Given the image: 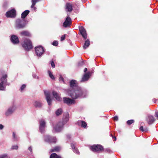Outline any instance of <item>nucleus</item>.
Segmentation results:
<instances>
[{
    "mask_svg": "<svg viewBox=\"0 0 158 158\" xmlns=\"http://www.w3.org/2000/svg\"><path fill=\"white\" fill-rule=\"evenodd\" d=\"M4 128V126L1 124H0V130H2Z\"/></svg>",
    "mask_w": 158,
    "mask_h": 158,
    "instance_id": "obj_49",
    "label": "nucleus"
},
{
    "mask_svg": "<svg viewBox=\"0 0 158 158\" xmlns=\"http://www.w3.org/2000/svg\"><path fill=\"white\" fill-rule=\"evenodd\" d=\"M16 106L15 105L13 104L12 106L9 107L6 112L5 115L6 116H9L13 114L15 109Z\"/></svg>",
    "mask_w": 158,
    "mask_h": 158,
    "instance_id": "obj_11",
    "label": "nucleus"
},
{
    "mask_svg": "<svg viewBox=\"0 0 158 158\" xmlns=\"http://www.w3.org/2000/svg\"><path fill=\"white\" fill-rule=\"evenodd\" d=\"M144 131L145 132H147L148 131V130L147 128H145L144 129Z\"/></svg>",
    "mask_w": 158,
    "mask_h": 158,
    "instance_id": "obj_51",
    "label": "nucleus"
},
{
    "mask_svg": "<svg viewBox=\"0 0 158 158\" xmlns=\"http://www.w3.org/2000/svg\"><path fill=\"white\" fill-rule=\"evenodd\" d=\"M84 64V63L83 61H79L78 63V66H81Z\"/></svg>",
    "mask_w": 158,
    "mask_h": 158,
    "instance_id": "obj_35",
    "label": "nucleus"
},
{
    "mask_svg": "<svg viewBox=\"0 0 158 158\" xmlns=\"http://www.w3.org/2000/svg\"><path fill=\"white\" fill-rule=\"evenodd\" d=\"M1 23V21H0V23Z\"/></svg>",
    "mask_w": 158,
    "mask_h": 158,
    "instance_id": "obj_57",
    "label": "nucleus"
},
{
    "mask_svg": "<svg viewBox=\"0 0 158 158\" xmlns=\"http://www.w3.org/2000/svg\"><path fill=\"white\" fill-rule=\"evenodd\" d=\"M6 85H10V83H7H7L5 84L6 86Z\"/></svg>",
    "mask_w": 158,
    "mask_h": 158,
    "instance_id": "obj_55",
    "label": "nucleus"
},
{
    "mask_svg": "<svg viewBox=\"0 0 158 158\" xmlns=\"http://www.w3.org/2000/svg\"><path fill=\"white\" fill-rule=\"evenodd\" d=\"M32 76L34 78L38 79L39 78V77L38 76H36V75L35 73H33L32 74Z\"/></svg>",
    "mask_w": 158,
    "mask_h": 158,
    "instance_id": "obj_44",
    "label": "nucleus"
},
{
    "mask_svg": "<svg viewBox=\"0 0 158 158\" xmlns=\"http://www.w3.org/2000/svg\"><path fill=\"white\" fill-rule=\"evenodd\" d=\"M28 150L31 152H32V148L31 146H30L28 148Z\"/></svg>",
    "mask_w": 158,
    "mask_h": 158,
    "instance_id": "obj_46",
    "label": "nucleus"
},
{
    "mask_svg": "<svg viewBox=\"0 0 158 158\" xmlns=\"http://www.w3.org/2000/svg\"><path fill=\"white\" fill-rule=\"evenodd\" d=\"M87 70V68H85L84 69V72L85 73Z\"/></svg>",
    "mask_w": 158,
    "mask_h": 158,
    "instance_id": "obj_53",
    "label": "nucleus"
},
{
    "mask_svg": "<svg viewBox=\"0 0 158 158\" xmlns=\"http://www.w3.org/2000/svg\"><path fill=\"white\" fill-rule=\"evenodd\" d=\"M35 52L38 57H41L45 52V49L40 45L35 48Z\"/></svg>",
    "mask_w": 158,
    "mask_h": 158,
    "instance_id": "obj_6",
    "label": "nucleus"
},
{
    "mask_svg": "<svg viewBox=\"0 0 158 158\" xmlns=\"http://www.w3.org/2000/svg\"><path fill=\"white\" fill-rule=\"evenodd\" d=\"M20 35L21 36H25L30 37L31 36V34L30 32L27 31H22L20 33Z\"/></svg>",
    "mask_w": 158,
    "mask_h": 158,
    "instance_id": "obj_21",
    "label": "nucleus"
},
{
    "mask_svg": "<svg viewBox=\"0 0 158 158\" xmlns=\"http://www.w3.org/2000/svg\"><path fill=\"white\" fill-rule=\"evenodd\" d=\"M90 45V42L89 39H87L85 41L83 48L84 49H86Z\"/></svg>",
    "mask_w": 158,
    "mask_h": 158,
    "instance_id": "obj_22",
    "label": "nucleus"
},
{
    "mask_svg": "<svg viewBox=\"0 0 158 158\" xmlns=\"http://www.w3.org/2000/svg\"><path fill=\"white\" fill-rule=\"evenodd\" d=\"M44 92L48 103L49 106H50L52 104V100L50 96V93L48 91L44 90Z\"/></svg>",
    "mask_w": 158,
    "mask_h": 158,
    "instance_id": "obj_15",
    "label": "nucleus"
},
{
    "mask_svg": "<svg viewBox=\"0 0 158 158\" xmlns=\"http://www.w3.org/2000/svg\"><path fill=\"white\" fill-rule=\"evenodd\" d=\"M44 141L48 143H55L56 139L55 137H52L48 135H46L44 136Z\"/></svg>",
    "mask_w": 158,
    "mask_h": 158,
    "instance_id": "obj_8",
    "label": "nucleus"
},
{
    "mask_svg": "<svg viewBox=\"0 0 158 158\" xmlns=\"http://www.w3.org/2000/svg\"><path fill=\"white\" fill-rule=\"evenodd\" d=\"M27 24L25 20L21 19H17L15 22V27L17 29H23L25 27Z\"/></svg>",
    "mask_w": 158,
    "mask_h": 158,
    "instance_id": "obj_3",
    "label": "nucleus"
},
{
    "mask_svg": "<svg viewBox=\"0 0 158 158\" xmlns=\"http://www.w3.org/2000/svg\"><path fill=\"white\" fill-rule=\"evenodd\" d=\"M71 99L69 98L64 97L63 98V102L64 103L66 104L69 106H70L75 103L74 99Z\"/></svg>",
    "mask_w": 158,
    "mask_h": 158,
    "instance_id": "obj_10",
    "label": "nucleus"
},
{
    "mask_svg": "<svg viewBox=\"0 0 158 158\" xmlns=\"http://www.w3.org/2000/svg\"><path fill=\"white\" fill-rule=\"evenodd\" d=\"M39 130L41 133H43L45 131V128L46 125V123L43 119H41L39 120Z\"/></svg>",
    "mask_w": 158,
    "mask_h": 158,
    "instance_id": "obj_9",
    "label": "nucleus"
},
{
    "mask_svg": "<svg viewBox=\"0 0 158 158\" xmlns=\"http://www.w3.org/2000/svg\"><path fill=\"white\" fill-rule=\"evenodd\" d=\"M10 39L11 42L14 44H17L19 42L18 37L16 35H11Z\"/></svg>",
    "mask_w": 158,
    "mask_h": 158,
    "instance_id": "obj_16",
    "label": "nucleus"
},
{
    "mask_svg": "<svg viewBox=\"0 0 158 158\" xmlns=\"http://www.w3.org/2000/svg\"><path fill=\"white\" fill-rule=\"evenodd\" d=\"M67 138L68 139H69L71 138L70 135H67Z\"/></svg>",
    "mask_w": 158,
    "mask_h": 158,
    "instance_id": "obj_52",
    "label": "nucleus"
},
{
    "mask_svg": "<svg viewBox=\"0 0 158 158\" xmlns=\"http://www.w3.org/2000/svg\"><path fill=\"white\" fill-rule=\"evenodd\" d=\"M71 146L73 152L76 153L77 154H79V152L78 151L77 148L75 147V144L74 143H71Z\"/></svg>",
    "mask_w": 158,
    "mask_h": 158,
    "instance_id": "obj_23",
    "label": "nucleus"
},
{
    "mask_svg": "<svg viewBox=\"0 0 158 158\" xmlns=\"http://www.w3.org/2000/svg\"><path fill=\"white\" fill-rule=\"evenodd\" d=\"M135 122V121L133 119H131L127 121V125H130L131 124Z\"/></svg>",
    "mask_w": 158,
    "mask_h": 158,
    "instance_id": "obj_31",
    "label": "nucleus"
},
{
    "mask_svg": "<svg viewBox=\"0 0 158 158\" xmlns=\"http://www.w3.org/2000/svg\"><path fill=\"white\" fill-rule=\"evenodd\" d=\"M90 74L91 73L89 72H88L87 73L84 74L82 77L81 80L80 81V82H83L87 81L90 77Z\"/></svg>",
    "mask_w": 158,
    "mask_h": 158,
    "instance_id": "obj_17",
    "label": "nucleus"
},
{
    "mask_svg": "<svg viewBox=\"0 0 158 158\" xmlns=\"http://www.w3.org/2000/svg\"><path fill=\"white\" fill-rule=\"evenodd\" d=\"M78 124L81 125V127H82L85 128L87 126L86 123L83 121H78Z\"/></svg>",
    "mask_w": 158,
    "mask_h": 158,
    "instance_id": "obj_26",
    "label": "nucleus"
},
{
    "mask_svg": "<svg viewBox=\"0 0 158 158\" xmlns=\"http://www.w3.org/2000/svg\"><path fill=\"white\" fill-rule=\"evenodd\" d=\"M18 147L17 145H13L11 147V149L12 150H17L18 149Z\"/></svg>",
    "mask_w": 158,
    "mask_h": 158,
    "instance_id": "obj_37",
    "label": "nucleus"
},
{
    "mask_svg": "<svg viewBox=\"0 0 158 158\" xmlns=\"http://www.w3.org/2000/svg\"><path fill=\"white\" fill-rule=\"evenodd\" d=\"M118 117L117 116H115L114 117V120L116 121H118Z\"/></svg>",
    "mask_w": 158,
    "mask_h": 158,
    "instance_id": "obj_45",
    "label": "nucleus"
},
{
    "mask_svg": "<svg viewBox=\"0 0 158 158\" xmlns=\"http://www.w3.org/2000/svg\"><path fill=\"white\" fill-rule=\"evenodd\" d=\"M155 116L158 119V111L155 112Z\"/></svg>",
    "mask_w": 158,
    "mask_h": 158,
    "instance_id": "obj_48",
    "label": "nucleus"
},
{
    "mask_svg": "<svg viewBox=\"0 0 158 158\" xmlns=\"http://www.w3.org/2000/svg\"><path fill=\"white\" fill-rule=\"evenodd\" d=\"M34 106L37 109H41L43 106L41 101L39 100L35 101L33 103Z\"/></svg>",
    "mask_w": 158,
    "mask_h": 158,
    "instance_id": "obj_18",
    "label": "nucleus"
},
{
    "mask_svg": "<svg viewBox=\"0 0 158 158\" xmlns=\"http://www.w3.org/2000/svg\"><path fill=\"white\" fill-rule=\"evenodd\" d=\"M40 0H31V8H33L35 5L36 3L40 1Z\"/></svg>",
    "mask_w": 158,
    "mask_h": 158,
    "instance_id": "obj_29",
    "label": "nucleus"
},
{
    "mask_svg": "<svg viewBox=\"0 0 158 158\" xmlns=\"http://www.w3.org/2000/svg\"><path fill=\"white\" fill-rule=\"evenodd\" d=\"M51 64L52 67L53 68H54L55 67V64L54 62L53 61H52L51 62Z\"/></svg>",
    "mask_w": 158,
    "mask_h": 158,
    "instance_id": "obj_43",
    "label": "nucleus"
},
{
    "mask_svg": "<svg viewBox=\"0 0 158 158\" xmlns=\"http://www.w3.org/2000/svg\"><path fill=\"white\" fill-rule=\"evenodd\" d=\"M58 42L56 41H53L52 43V44L55 46H57V45H58Z\"/></svg>",
    "mask_w": 158,
    "mask_h": 158,
    "instance_id": "obj_38",
    "label": "nucleus"
},
{
    "mask_svg": "<svg viewBox=\"0 0 158 158\" xmlns=\"http://www.w3.org/2000/svg\"><path fill=\"white\" fill-rule=\"evenodd\" d=\"M60 147L58 146H56L55 147L53 148L51 150V152H59L60 150Z\"/></svg>",
    "mask_w": 158,
    "mask_h": 158,
    "instance_id": "obj_28",
    "label": "nucleus"
},
{
    "mask_svg": "<svg viewBox=\"0 0 158 158\" xmlns=\"http://www.w3.org/2000/svg\"><path fill=\"white\" fill-rule=\"evenodd\" d=\"M90 149L94 152H101L103 150V148L101 145L94 144L90 147Z\"/></svg>",
    "mask_w": 158,
    "mask_h": 158,
    "instance_id": "obj_7",
    "label": "nucleus"
},
{
    "mask_svg": "<svg viewBox=\"0 0 158 158\" xmlns=\"http://www.w3.org/2000/svg\"><path fill=\"white\" fill-rule=\"evenodd\" d=\"M48 73L50 77V78L51 79H53V80L54 79L55 77H54V76L52 73V72L50 71H48Z\"/></svg>",
    "mask_w": 158,
    "mask_h": 158,
    "instance_id": "obj_33",
    "label": "nucleus"
},
{
    "mask_svg": "<svg viewBox=\"0 0 158 158\" xmlns=\"http://www.w3.org/2000/svg\"><path fill=\"white\" fill-rule=\"evenodd\" d=\"M62 110L61 108L58 109L56 112V114L57 116H59L62 113Z\"/></svg>",
    "mask_w": 158,
    "mask_h": 158,
    "instance_id": "obj_30",
    "label": "nucleus"
},
{
    "mask_svg": "<svg viewBox=\"0 0 158 158\" xmlns=\"http://www.w3.org/2000/svg\"><path fill=\"white\" fill-rule=\"evenodd\" d=\"M33 8V9L35 10L36 11V7H35V6Z\"/></svg>",
    "mask_w": 158,
    "mask_h": 158,
    "instance_id": "obj_54",
    "label": "nucleus"
},
{
    "mask_svg": "<svg viewBox=\"0 0 158 158\" xmlns=\"http://www.w3.org/2000/svg\"><path fill=\"white\" fill-rule=\"evenodd\" d=\"M30 11L28 10H26L23 12L21 14V19H25L26 17L29 14Z\"/></svg>",
    "mask_w": 158,
    "mask_h": 158,
    "instance_id": "obj_24",
    "label": "nucleus"
},
{
    "mask_svg": "<svg viewBox=\"0 0 158 158\" xmlns=\"http://www.w3.org/2000/svg\"><path fill=\"white\" fill-rule=\"evenodd\" d=\"M156 99L154 98L153 99V101L154 103H155L156 102Z\"/></svg>",
    "mask_w": 158,
    "mask_h": 158,
    "instance_id": "obj_56",
    "label": "nucleus"
},
{
    "mask_svg": "<svg viewBox=\"0 0 158 158\" xmlns=\"http://www.w3.org/2000/svg\"><path fill=\"white\" fill-rule=\"evenodd\" d=\"M102 151H103L104 152L108 153H110L111 152V151L108 148H107L105 149L103 148V150Z\"/></svg>",
    "mask_w": 158,
    "mask_h": 158,
    "instance_id": "obj_34",
    "label": "nucleus"
},
{
    "mask_svg": "<svg viewBox=\"0 0 158 158\" xmlns=\"http://www.w3.org/2000/svg\"><path fill=\"white\" fill-rule=\"evenodd\" d=\"M66 9L67 11L71 12L73 10V8L72 5L69 3H67L66 5Z\"/></svg>",
    "mask_w": 158,
    "mask_h": 158,
    "instance_id": "obj_25",
    "label": "nucleus"
},
{
    "mask_svg": "<svg viewBox=\"0 0 158 158\" xmlns=\"http://www.w3.org/2000/svg\"><path fill=\"white\" fill-rule=\"evenodd\" d=\"M8 156L6 154H4L0 156V158H8Z\"/></svg>",
    "mask_w": 158,
    "mask_h": 158,
    "instance_id": "obj_36",
    "label": "nucleus"
},
{
    "mask_svg": "<svg viewBox=\"0 0 158 158\" xmlns=\"http://www.w3.org/2000/svg\"><path fill=\"white\" fill-rule=\"evenodd\" d=\"M52 94L53 96L58 101H60L61 100V98L57 92L53 91L52 92Z\"/></svg>",
    "mask_w": 158,
    "mask_h": 158,
    "instance_id": "obj_20",
    "label": "nucleus"
},
{
    "mask_svg": "<svg viewBox=\"0 0 158 158\" xmlns=\"http://www.w3.org/2000/svg\"><path fill=\"white\" fill-rule=\"evenodd\" d=\"M139 130L142 132H144V128L143 126H141L139 128Z\"/></svg>",
    "mask_w": 158,
    "mask_h": 158,
    "instance_id": "obj_47",
    "label": "nucleus"
},
{
    "mask_svg": "<svg viewBox=\"0 0 158 158\" xmlns=\"http://www.w3.org/2000/svg\"><path fill=\"white\" fill-rule=\"evenodd\" d=\"M22 45L25 50L26 51H29L32 48V43L29 39H25Z\"/></svg>",
    "mask_w": 158,
    "mask_h": 158,
    "instance_id": "obj_4",
    "label": "nucleus"
},
{
    "mask_svg": "<svg viewBox=\"0 0 158 158\" xmlns=\"http://www.w3.org/2000/svg\"><path fill=\"white\" fill-rule=\"evenodd\" d=\"M50 158H62L60 156H58L57 155L56 153H53L50 156Z\"/></svg>",
    "mask_w": 158,
    "mask_h": 158,
    "instance_id": "obj_27",
    "label": "nucleus"
},
{
    "mask_svg": "<svg viewBox=\"0 0 158 158\" xmlns=\"http://www.w3.org/2000/svg\"><path fill=\"white\" fill-rule=\"evenodd\" d=\"M65 35H62L61 37L60 41H62L65 39Z\"/></svg>",
    "mask_w": 158,
    "mask_h": 158,
    "instance_id": "obj_39",
    "label": "nucleus"
},
{
    "mask_svg": "<svg viewBox=\"0 0 158 158\" xmlns=\"http://www.w3.org/2000/svg\"><path fill=\"white\" fill-rule=\"evenodd\" d=\"M8 2H5L3 4V6L4 7L6 8L8 6Z\"/></svg>",
    "mask_w": 158,
    "mask_h": 158,
    "instance_id": "obj_42",
    "label": "nucleus"
},
{
    "mask_svg": "<svg viewBox=\"0 0 158 158\" xmlns=\"http://www.w3.org/2000/svg\"><path fill=\"white\" fill-rule=\"evenodd\" d=\"M71 24L72 20L71 18L69 16H67L63 23V26L64 27H69L71 26Z\"/></svg>",
    "mask_w": 158,
    "mask_h": 158,
    "instance_id": "obj_12",
    "label": "nucleus"
},
{
    "mask_svg": "<svg viewBox=\"0 0 158 158\" xmlns=\"http://www.w3.org/2000/svg\"><path fill=\"white\" fill-rule=\"evenodd\" d=\"M7 76L6 74H5L1 77H0V90H5L6 89L5 84L7 83Z\"/></svg>",
    "mask_w": 158,
    "mask_h": 158,
    "instance_id": "obj_5",
    "label": "nucleus"
},
{
    "mask_svg": "<svg viewBox=\"0 0 158 158\" xmlns=\"http://www.w3.org/2000/svg\"><path fill=\"white\" fill-rule=\"evenodd\" d=\"M6 15L8 18H14L15 17L16 15V10L14 9H12L7 12L6 14Z\"/></svg>",
    "mask_w": 158,
    "mask_h": 158,
    "instance_id": "obj_13",
    "label": "nucleus"
},
{
    "mask_svg": "<svg viewBox=\"0 0 158 158\" xmlns=\"http://www.w3.org/2000/svg\"><path fill=\"white\" fill-rule=\"evenodd\" d=\"M155 119L154 117L151 115L148 116V123L149 125L152 124L155 121Z\"/></svg>",
    "mask_w": 158,
    "mask_h": 158,
    "instance_id": "obj_19",
    "label": "nucleus"
},
{
    "mask_svg": "<svg viewBox=\"0 0 158 158\" xmlns=\"http://www.w3.org/2000/svg\"><path fill=\"white\" fill-rule=\"evenodd\" d=\"M26 87V85L25 84H23L22 85L21 87V90L22 91Z\"/></svg>",
    "mask_w": 158,
    "mask_h": 158,
    "instance_id": "obj_41",
    "label": "nucleus"
},
{
    "mask_svg": "<svg viewBox=\"0 0 158 158\" xmlns=\"http://www.w3.org/2000/svg\"><path fill=\"white\" fill-rule=\"evenodd\" d=\"M69 119V115L67 112L64 113L63 115V122H60L57 123L53 127V129L57 132H60L63 128L64 125L68 121Z\"/></svg>",
    "mask_w": 158,
    "mask_h": 158,
    "instance_id": "obj_2",
    "label": "nucleus"
},
{
    "mask_svg": "<svg viewBox=\"0 0 158 158\" xmlns=\"http://www.w3.org/2000/svg\"><path fill=\"white\" fill-rule=\"evenodd\" d=\"M79 29L80 32L82 37L85 40L87 38V34L85 29L83 26H79Z\"/></svg>",
    "mask_w": 158,
    "mask_h": 158,
    "instance_id": "obj_14",
    "label": "nucleus"
},
{
    "mask_svg": "<svg viewBox=\"0 0 158 158\" xmlns=\"http://www.w3.org/2000/svg\"><path fill=\"white\" fill-rule=\"evenodd\" d=\"M59 81H61L63 82L64 83V79L61 75H60V77H59Z\"/></svg>",
    "mask_w": 158,
    "mask_h": 158,
    "instance_id": "obj_40",
    "label": "nucleus"
},
{
    "mask_svg": "<svg viewBox=\"0 0 158 158\" xmlns=\"http://www.w3.org/2000/svg\"><path fill=\"white\" fill-rule=\"evenodd\" d=\"M13 137L15 141L18 140L19 139V138L15 135V132L13 133Z\"/></svg>",
    "mask_w": 158,
    "mask_h": 158,
    "instance_id": "obj_32",
    "label": "nucleus"
},
{
    "mask_svg": "<svg viewBox=\"0 0 158 158\" xmlns=\"http://www.w3.org/2000/svg\"><path fill=\"white\" fill-rule=\"evenodd\" d=\"M71 88L68 91L69 95L73 99L85 98L87 95L88 92L85 90H82L78 85V83L75 80H72L69 82Z\"/></svg>",
    "mask_w": 158,
    "mask_h": 158,
    "instance_id": "obj_1",
    "label": "nucleus"
},
{
    "mask_svg": "<svg viewBox=\"0 0 158 158\" xmlns=\"http://www.w3.org/2000/svg\"><path fill=\"white\" fill-rule=\"evenodd\" d=\"M111 135L112 138L114 139V141H116V137L115 136H113V135L112 134H111Z\"/></svg>",
    "mask_w": 158,
    "mask_h": 158,
    "instance_id": "obj_50",
    "label": "nucleus"
}]
</instances>
